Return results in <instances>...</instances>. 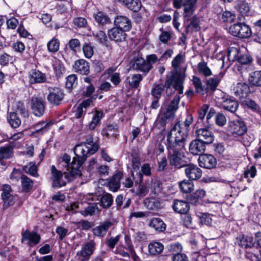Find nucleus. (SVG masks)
I'll list each match as a JSON object with an SVG mask.
<instances>
[{
	"label": "nucleus",
	"instance_id": "f257e3e1",
	"mask_svg": "<svg viewBox=\"0 0 261 261\" xmlns=\"http://www.w3.org/2000/svg\"><path fill=\"white\" fill-rule=\"evenodd\" d=\"M99 145L93 142L92 137H89L84 143L76 145L74 148L75 156L73 158L71 174L77 175L81 174L80 168L87 160L89 155L95 153L98 150Z\"/></svg>",
	"mask_w": 261,
	"mask_h": 261
},
{
	"label": "nucleus",
	"instance_id": "f03ea898",
	"mask_svg": "<svg viewBox=\"0 0 261 261\" xmlns=\"http://www.w3.org/2000/svg\"><path fill=\"white\" fill-rule=\"evenodd\" d=\"M167 141L168 159L171 166L179 169L187 165L188 159L183 152L185 142L168 137Z\"/></svg>",
	"mask_w": 261,
	"mask_h": 261
},
{
	"label": "nucleus",
	"instance_id": "7ed1b4c3",
	"mask_svg": "<svg viewBox=\"0 0 261 261\" xmlns=\"http://www.w3.org/2000/svg\"><path fill=\"white\" fill-rule=\"evenodd\" d=\"M180 98L179 95H176L166 109H162L155 122L156 127L164 130L166 124L174 118L175 112L178 108Z\"/></svg>",
	"mask_w": 261,
	"mask_h": 261
},
{
	"label": "nucleus",
	"instance_id": "20e7f679",
	"mask_svg": "<svg viewBox=\"0 0 261 261\" xmlns=\"http://www.w3.org/2000/svg\"><path fill=\"white\" fill-rule=\"evenodd\" d=\"M193 121L191 115H188L185 121H178L171 128L167 137L185 142L190 125Z\"/></svg>",
	"mask_w": 261,
	"mask_h": 261
},
{
	"label": "nucleus",
	"instance_id": "39448f33",
	"mask_svg": "<svg viewBox=\"0 0 261 261\" xmlns=\"http://www.w3.org/2000/svg\"><path fill=\"white\" fill-rule=\"evenodd\" d=\"M96 243L93 239L89 240L82 245L81 250L77 251L76 256L79 261H89L90 256L96 250Z\"/></svg>",
	"mask_w": 261,
	"mask_h": 261
},
{
	"label": "nucleus",
	"instance_id": "423d86ee",
	"mask_svg": "<svg viewBox=\"0 0 261 261\" xmlns=\"http://www.w3.org/2000/svg\"><path fill=\"white\" fill-rule=\"evenodd\" d=\"M229 32L234 36L241 38H248L251 36L250 28L244 23L234 24L229 28Z\"/></svg>",
	"mask_w": 261,
	"mask_h": 261
},
{
	"label": "nucleus",
	"instance_id": "0eeeda50",
	"mask_svg": "<svg viewBox=\"0 0 261 261\" xmlns=\"http://www.w3.org/2000/svg\"><path fill=\"white\" fill-rule=\"evenodd\" d=\"M132 68L136 70L147 73L152 69V66L146 63L141 55L137 52L134 54V57L130 63Z\"/></svg>",
	"mask_w": 261,
	"mask_h": 261
},
{
	"label": "nucleus",
	"instance_id": "6e6552de",
	"mask_svg": "<svg viewBox=\"0 0 261 261\" xmlns=\"http://www.w3.org/2000/svg\"><path fill=\"white\" fill-rule=\"evenodd\" d=\"M219 103L223 109L231 113H234L239 107V104L234 98L226 94H224L219 99Z\"/></svg>",
	"mask_w": 261,
	"mask_h": 261
},
{
	"label": "nucleus",
	"instance_id": "1a4fd4ad",
	"mask_svg": "<svg viewBox=\"0 0 261 261\" xmlns=\"http://www.w3.org/2000/svg\"><path fill=\"white\" fill-rule=\"evenodd\" d=\"M2 200L3 202V208L7 209L13 205L15 202L14 196L11 194L12 189L11 186L5 184L2 187Z\"/></svg>",
	"mask_w": 261,
	"mask_h": 261
},
{
	"label": "nucleus",
	"instance_id": "9d476101",
	"mask_svg": "<svg viewBox=\"0 0 261 261\" xmlns=\"http://www.w3.org/2000/svg\"><path fill=\"white\" fill-rule=\"evenodd\" d=\"M30 103L33 113L35 116L41 117L44 114L45 105L44 101L41 97L36 96H32Z\"/></svg>",
	"mask_w": 261,
	"mask_h": 261
},
{
	"label": "nucleus",
	"instance_id": "9b49d317",
	"mask_svg": "<svg viewBox=\"0 0 261 261\" xmlns=\"http://www.w3.org/2000/svg\"><path fill=\"white\" fill-rule=\"evenodd\" d=\"M229 129L234 137H237L245 134L247 127L243 121L234 120L229 122Z\"/></svg>",
	"mask_w": 261,
	"mask_h": 261
},
{
	"label": "nucleus",
	"instance_id": "f8f14e48",
	"mask_svg": "<svg viewBox=\"0 0 261 261\" xmlns=\"http://www.w3.org/2000/svg\"><path fill=\"white\" fill-rule=\"evenodd\" d=\"M196 138L205 144H210L214 140L213 133L206 128H201L196 130Z\"/></svg>",
	"mask_w": 261,
	"mask_h": 261
},
{
	"label": "nucleus",
	"instance_id": "ddd939ff",
	"mask_svg": "<svg viewBox=\"0 0 261 261\" xmlns=\"http://www.w3.org/2000/svg\"><path fill=\"white\" fill-rule=\"evenodd\" d=\"M52 187L54 188H61L66 185V181L63 179V173L57 170L54 165L51 166V176Z\"/></svg>",
	"mask_w": 261,
	"mask_h": 261
},
{
	"label": "nucleus",
	"instance_id": "4468645a",
	"mask_svg": "<svg viewBox=\"0 0 261 261\" xmlns=\"http://www.w3.org/2000/svg\"><path fill=\"white\" fill-rule=\"evenodd\" d=\"M64 97L63 92L59 88L50 89L47 96L48 101L53 105H59Z\"/></svg>",
	"mask_w": 261,
	"mask_h": 261
},
{
	"label": "nucleus",
	"instance_id": "2eb2a0df",
	"mask_svg": "<svg viewBox=\"0 0 261 261\" xmlns=\"http://www.w3.org/2000/svg\"><path fill=\"white\" fill-rule=\"evenodd\" d=\"M198 161L200 167L206 169L213 168L217 164L216 159L211 154H204L200 155Z\"/></svg>",
	"mask_w": 261,
	"mask_h": 261
},
{
	"label": "nucleus",
	"instance_id": "dca6fc26",
	"mask_svg": "<svg viewBox=\"0 0 261 261\" xmlns=\"http://www.w3.org/2000/svg\"><path fill=\"white\" fill-rule=\"evenodd\" d=\"M185 172L187 177L191 180H196L200 178L202 174V170L196 165L188 164L184 166Z\"/></svg>",
	"mask_w": 261,
	"mask_h": 261
},
{
	"label": "nucleus",
	"instance_id": "f3484780",
	"mask_svg": "<svg viewBox=\"0 0 261 261\" xmlns=\"http://www.w3.org/2000/svg\"><path fill=\"white\" fill-rule=\"evenodd\" d=\"M184 23H187L186 26V33L198 32L200 30V19L196 15L190 17L189 20L184 19Z\"/></svg>",
	"mask_w": 261,
	"mask_h": 261
},
{
	"label": "nucleus",
	"instance_id": "a211bd4d",
	"mask_svg": "<svg viewBox=\"0 0 261 261\" xmlns=\"http://www.w3.org/2000/svg\"><path fill=\"white\" fill-rule=\"evenodd\" d=\"M248 84L244 82H239L233 85L232 91L236 96L239 98L246 97L249 92Z\"/></svg>",
	"mask_w": 261,
	"mask_h": 261
},
{
	"label": "nucleus",
	"instance_id": "6ab92c4d",
	"mask_svg": "<svg viewBox=\"0 0 261 261\" xmlns=\"http://www.w3.org/2000/svg\"><path fill=\"white\" fill-rule=\"evenodd\" d=\"M40 240V236L35 232L26 230L22 234L21 242L26 243L30 246L37 244Z\"/></svg>",
	"mask_w": 261,
	"mask_h": 261
},
{
	"label": "nucleus",
	"instance_id": "aec40b11",
	"mask_svg": "<svg viewBox=\"0 0 261 261\" xmlns=\"http://www.w3.org/2000/svg\"><path fill=\"white\" fill-rule=\"evenodd\" d=\"M123 176V173L121 171L116 172L109 179L108 187L110 191L117 192L120 187V180Z\"/></svg>",
	"mask_w": 261,
	"mask_h": 261
},
{
	"label": "nucleus",
	"instance_id": "412c9836",
	"mask_svg": "<svg viewBox=\"0 0 261 261\" xmlns=\"http://www.w3.org/2000/svg\"><path fill=\"white\" fill-rule=\"evenodd\" d=\"M198 0H185L183 16L184 19L189 20L197 8Z\"/></svg>",
	"mask_w": 261,
	"mask_h": 261
},
{
	"label": "nucleus",
	"instance_id": "4be33fe9",
	"mask_svg": "<svg viewBox=\"0 0 261 261\" xmlns=\"http://www.w3.org/2000/svg\"><path fill=\"white\" fill-rule=\"evenodd\" d=\"M110 38L115 42H122L126 37L125 31L116 27L108 32Z\"/></svg>",
	"mask_w": 261,
	"mask_h": 261
},
{
	"label": "nucleus",
	"instance_id": "5701e85b",
	"mask_svg": "<svg viewBox=\"0 0 261 261\" xmlns=\"http://www.w3.org/2000/svg\"><path fill=\"white\" fill-rule=\"evenodd\" d=\"M204 143L196 139L192 141L189 145V150L194 155H202L205 149Z\"/></svg>",
	"mask_w": 261,
	"mask_h": 261
},
{
	"label": "nucleus",
	"instance_id": "b1692460",
	"mask_svg": "<svg viewBox=\"0 0 261 261\" xmlns=\"http://www.w3.org/2000/svg\"><path fill=\"white\" fill-rule=\"evenodd\" d=\"M115 25L125 32L128 31L132 28V23L130 19L126 16H117L114 20Z\"/></svg>",
	"mask_w": 261,
	"mask_h": 261
},
{
	"label": "nucleus",
	"instance_id": "393cba45",
	"mask_svg": "<svg viewBox=\"0 0 261 261\" xmlns=\"http://www.w3.org/2000/svg\"><path fill=\"white\" fill-rule=\"evenodd\" d=\"M73 67L76 72L81 74L87 75L90 72L88 63L83 59H80L75 61Z\"/></svg>",
	"mask_w": 261,
	"mask_h": 261
},
{
	"label": "nucleus",
	"instance_id": "a878e982",
	"mask_svg": "<svg viewBox=\"0 0 261 261\" xmlns=\"http://www.w3.org/2000/svg\"><path fill=\"white\" fill-rule=\"evenodd\" d=\"M112 223L108 221L101 223L99 226L93 228V233L95 236L103 237L106 234L109 228L112 226Z\"/></svg>",
	"mask_w": 261,
	"mask_h": 261
},
{
	"label": "nucleus",
	"instance_id": "bb28decb",
	"mask_svg": "<svg viewBox=\"0 0 261 261\" xmlns=\"http://www.w3.org/2000/svg\"><path fill=\"white\" fill-rule=\"evenodd\" d=\"M173 210L179 214H186L189 210V204L185 201L175 200L172 204Z\"/></svg>",
	"mask_w": 261,
	"mask_h": 261
},
{
	"label": "nucleus",
	"instance_id": "cd10ccee",
	"mask_svg": "<svg viewBox=\"0 0 261 261\" xmlns=\"http://www.w3.org/2000/svg\"><path fill=\"white\" fill-rule=\"evenodd\" d=\"M205 191L203 189H198L191 194L188 198L189 202L192 204L196 205L200 203L201 200L204 197Z\"/></svg>",
	"mask_w": 261,
	"mask_h": 261
},
{
	"label": "nucleus",
	"instance_id": "c85d7f7f",
	"mask_svg": "<svg viewBox=\"0 0 261 261\" xmlns=\"http://www.w3.org/2000/svg\"><path fill=\"white\" fill-rule=\"evenodd\" d=\"M70 161V156L68 154H65L63 156L62 162L65 164V166L67 168L68 170V171L64 172V175H65V177L69 180H70V177H76L77 176H80L81 175V173L77 175H73L71 174L72 171L73 170V168L72 166L73 161L71 164H69Z\"/></svg>",
	"mask_w": 261,
	"mask_h": 261
},
{
	"label": "nucleus",
	"instance_id": "c756f323",
	"mask_svg": "<svg viewBox=\"0 0 261 261\" xmlns=\"http://www.w3.org/2000/svg\"><path fill=\"white\" fill-rule=\"evenodd\" d=\"M237 243L245 248H251L254 246L253 238L250 236H240L237 239Z\"/></svg>",
	"mask_w": 261,
	"mask_h": 261
},
{
	"label": "nucleus",
	"instance_id": "7c9ffc66",
	"mask_svg": "<svg viewBox=\"0 0 261 261\" xmlns=\"http://www.w3.org/2000/svg\"><path fill=\"white\" fill-rule=\"evenodd\" d=\"M29 78L31 84L43 83L46 80L45 75L39 71H33L29 75Z\"/></svg>",
	"mask_w": 261,
	"mask_h": 261
},
{
	"label": "nucleus",
	"instance_id": "2f4dec72",
	"mask_svg": "<svg viewBox=\"0 0 261 261\" xmlns=\"http://www.w3.org/2000/svg\"><path fill=\"white\" fill-rule=\"evenodd\" d=\"M148 248L151 255H156L163 252L164 245L160 242H153L148 244Z\"/></svg>",
	"mask_w": 261,
	"mask_h": 261
},
{
	"label": "nucleus",
	"instance_id": "473e14b6",
	"mask_svg": "<svg viewBox=\"0 0 261 261\" xmlns=\"http://www.w3.org/2000/svg\"><path fill=\"white\" fill-rule=\"evenodd\" d=\"M249 83L255 87H261V70L252 72L248 77Z\"/></svg>",
	"mask_w": 261,
	"mask_h": 261
},
{
	"label": "nucleus",
	"instance_id": "72a5a7b5",
	"mask_svg": "<svg viewBox=\"0 0 261 261\" xmlns=\"http://www.w3.org/2000/svg\"><path fill=\"white\" fill-rule=\"evenodd\" d=\"M7 121L11 126L13 128L18 127L21 123V119L15 112H10L8 113Z\"/></svg>",
	"mask_w": 261,
	"mask_h": 261
},
{
	"label": "nucleus",
	"instance_id": "f704fd0d",
	"mask_svg": "<svg viewBox=\"0 0 261 261\" xmlns=\"http://www.w3.org/2000/svg\"><path fill=\"white\" fill-rule=\"evenodd\" d=\"M103 113L101 111H95L91 121L89 123L88 127L91 130H93L99 124L101 118L103 117Z\"/></svg>",
	"mask_w": 261,
	"mask_h": 261
},
{
	"label": "nucleus",
	"instance_id": "c9c22d12",
	"mask_svg": "<svg viewBox=\"0 0 261 261\" xmlns=\"http://www.w3.org/2000/svg\"><path fill=\"white\" fill-rule=\"evenodd\" d=\"M145 206L148 210H155L161 207V203L154 198H147L144 200Z\"/></svg>",
	"mask_w": 261,
	"mask_h": 261
},
{
	"label": "nucleus",
	"instance_id": "e433bc0d",
	"mask_svg": "<svg viewBox=\"0 0 261 261\" xmlns=\"http://www.w3.org/2000/svg\"><path fill=\"white\" fill-rule=\"evenodd\" d=\"M122 1L128 9L134 12H138L142 7L141 3L139 0H122Z\"/></svg>",
	"mask_w": 261,
	"mask_h": 261
},
{
	"label": "nucleus",
	"instance_id": "4c0bfd02",
	"mask_svg": "<svg viewBox=\"0 0 261 261\" xmlns=\"http://www.w3.org/2000/svg\"><path fill=\"white\" fill-rule=\"evenodd\" d=\"M148 187L150 189L151 193L158 195L161 192L162 184L156 179H152L150 182L148 183Z\"/></svg>",
	"mask_w": 261,
	"mask_h": 261
},
{
	"label": "nucleus",
	"instance_id": "58836bf2",
	"mask_svg": "<svg viewBox=\"0 0 261 261\" xmlns=\"http://www.w3.org/2000/svg\"><path fill=\"white\" fill-rule=\"evenodd\" d=\"M99 211L100 210L97 204H93L89 205L85 210L80 211V213L85 217L92 216L96 215Z\"/></svg>",
	"mask_w": 261,
	"mask_h": 261
},
{
	"label": "nucleus",
	"instance_id": "ea45409f",
	"mask_svg": "<svg viewBox=\"0 0 261 261\" xmlns=\"http://www.w3.org/2000/svg\"><path fill=\"white\" fill-rule=\"evenodd\" d=\"M13 147L11 145L0 148V160L9 159L13 157Z\"/></svg>",
	"mask_w": 261,
	"mask_h": 261
},
{
	"label": "nucleus",
	"instance_id": "a19ab883",
	"mask_svg": "<svg viewBox=\"0 0 261 261\" xmlns=\"http://www.w3.org/2000/svg\"><path fill=\"white\" fill-rule=\"evenodd\" d=\"M175 80L174 81L173 88L174 90L178 91V94H182L183 93L184 86L183 82L184 78L181 74H177L174 76Z\"/></svg>",
	"mask_w": 261,
	"mask_h": 261
},
{
	"label": "nucleus",
	"instance_id": "79ce46f5",
	"mask_svg": "<svg viewBox=\"0 0 261 261\" xmlns=\"http://www.w3.org/2000/svg\"><path fill=\"white\" fill-rule=\"evenodd\" d=\"M149 225L159 231H163L165 229V224L164 222L159 218L152 219Z\"/></svg>",
	"mask_w": 261,
	"mask_h": 261
},
{
	"label": "nucleus",
	"instance_id": "37998d69",
	"mask_svg": "<svg viewBox=\"0 0 261 261\" xmlns=\"http://www.w3.org/2000/svg\"><path fill=\"white\" fill-rule=\"evenodd\" d=\"M192 82L195 91L197 93L204 95L207 92V89L202 86L201 80L199 77L195 76H193Z\"/></svg>",
	"mask_w": 261,
	"mask_h": 261
},
{
	"label": "nucleus",
	"instance_id": "c03bdc74",
	"mask_svg": "<svg viewBox=\"0 0 261 261\" xmlns=\"http://www.w3.org/2000/svg\"><path fill=\"white\" fill-rule=\"evenodd\" d=\"M179 187L181 191L184 193L191 192L194 190L193 182L189 180H184L179 182Z\"/></svg>",
	"mask_w": 261,
	"mask_h": 261
},
{
	"label": "nucleus",
	"instance_id": "a18cd8bd",
	"mask_svg": "<svg viewBox=\"0 0 261 261\" xmlns=\"http://www.w3.org/2000/svg\"><path fill=\"white\" fill-rule=\"evenodd\" d=\"M235 9L242 14H246L249 11L248 4L245 0H238L234 6Z\"/></svg>",
	"mask_w": 261,
	"mask_h": 261
},
{
	"label": "nucleus",
	"instance_id": "49530a36",
	"mask_svg": "<svg viewBox=\"0 0 261 261\" xmlns=\"http://www.w3.org/2000/svg\"><path fill=\"white\" fill-rule=\"evenodd\" d=\"M113 203V198L110 193H106L100 198L101 205L104 208H109Z\"/></svg>",
	"mask_w": 261,
	"mask_h": 261
},
{
	"label": "nucleus",
	"instance_id": "de8ad7c7",
	"mask_svg": "<svg viewBox=\"0 0 261 261\" xmlns=\"http://www.w3.org/2000/svg\"><path fill=\"white\" fill-rule=\"evenodd\" d=\"M94 16L96 21L101 25L109 24L111 22L110 18L102 12H97Z\"/></svg>",
	"mask_w": 261,
	"mask_h": 261
},
{
	"label": "nucleus",
	"instance_id": "09e8293b",
	"mask_svg": "<svg viewBox=\"0 0 261 261\" xmlns=\"http://www.w3.org/2000/svg\"><path fill=\"white\" fill-rule=\"evenodd\" d=\"M22 169L24 172L31 175L35 177L38 175L37 166L34 163H29L28 164L24 166Z\"/></svg>",
	"mask_w": 261,
	"mask_h": 261
},
{
	"label": "nucleus",
	"instance_id": "8fccbe9b",
	"mask_svg": "<svg viewBox=\"0 0 261 261\" xmlns=\"http://www.w3.org/2000/svg\"><path fill=\"white\" fill-rule=\"evenodd\" d=\"M219 18L224 22L232 23L236 19V15L230 11H226L220 15Z\"/></svg>",
	"mask_w": 261,
	"mask_h": 261
},
{
	"label": "nucleus",
	"instance_id": "3c124183",
	"mask_svg": "<svg viewBox=\"0 0 261 261\" xmlns=\"http://www.w3.org/2000/svg\"><path fill=\"white\" fill-rule=\"evenodd\" d=\"M185 62L184 56L181 54H178L172 60V66L174 70L177 72L180 69L179 66Z\"/></svg>",
	"mask_w": 261,
	"mask_h": 261
},
{
	"label": "nucleus",
	"instance_id": "603ef678",
	"mask_svg": "<svg viewBox=\"0 0 261 261\" xmlns=\"http://www.w3.org/2000/svg\"><path fill=\"white\" fill-rule=\"evenodd\" d=\"M22 189L23 191L29 192L32 188L33 181L25 175H22L21 177Z\"/></svg>",
	"mask_w": 261,
	"mask_h": 261
},
{
	"label": "nucleus",
	"instance_id": "864d4df0",
	"mask_svg": "<svg viewBox=\"0 0 261 261\" xmlns=\"http://www.w3.org/2000/svg\"><path fill=\"white\" fill-rule=\"evenodd\" d=\"M16 112L19 113L22 117L28 118L29 116V112L23 103L18 101L16 103Z\"/></svg>",
	"mask_w": 261,
	"mask_h": 261
},
{
	"label": "nucleus",
	"instance_id": "5fc2aeb1",
	"mask_svg": "<svg viewBox=\"0 0 261 261\" xmlns=\"http://www.w3.org/2000/svg\"><path fill=\"white\" fill-rule=\"evenodd\" d=\"M163 90V84H156L152 88L151 90V94L154 98H160Z\"/></svg>",
	"mask_w": 261,
	"mask_h": 261
},
{
	"label": "nucleus",
	"instance_id": "6e6d98bb",
	"mask_svg": "<svg viewBox=\"0 0 261 261\" xmlns=\"http://www.w3.org/2000/svg\"><path fill=\"white\" fill-rule=\"evenodd\" d=\"M118 126L116 124H109L106 128L104 135L107 137H116L117 135Z\"/></svg>",
	"mask_w": 261,
	"mask_h": 261
},
{
	"label": "nucleus",
	"instance_id": "4d7b16f0",
	"mask_svg": "<svg viewBox=\"0 0 261 261\" xmlns=\"http://www.w3.org/2000/svg\"><path fill=\"white\" fill-rule=\"evenodd\" d=\"M60 42L58 39L53 38L47 43V48L50 52H56L59 49Z\"/></svg>",
	"mask_w": 261,
	"mask_h": 261
},
{
	"label": "nucleus",
	"instance_id": "13d9d810",
	"mask_svg": "<svg viewBox=\"0 0 261 261\" xmlns=\"http://www.w3.org/2000/svg\"><path fill=\"white\" fill-rule=\"evenodd\" d=\"M142 80V75L140 74H136L132 75L128 83L132 87L137 88L139 86L140 83Z\"/></svg>",
	"mask_w": 261,
	"mask_h": 261
},
{
	"label": "nucleus",
	"instance_id": "bf43d9fd",
	"mask_svg": "<svg viewBox=\"0 0 261 261\" xmlns=\"http://www.w3.org/2000/svg\"><path fill=\"white\" fill-rule=\"evenodd\" d=\"M197 67L199 71L206 76H209L212 74L211 70L207 67L206 63L204 62L199 63Z\"/></svg>",
	"mask_w": 261,
	"mask_h": 261
},
{
	"label": "nucleus",
	"instance_id": "052dcab7",
	"mask_svg": "<svg viewBox=\"0 0 261 261\" xmlns=\"http://www.w3.org/2000/svg\"><path fill=\"white\" fill-rule=\"evenodd\" d=\"M219 81L220 79L216 76L208 79L206 82L207 87L206 88L207 90L208 89H210L212 91L215 90L218 86Z\"/></svg>",
	"mask_w": 261,
	"mask_h": 261
},
{
	"label": "nucleus",
	"instance_id": "680f3d73",
	"mask_svg": "<svg viewBox=\"0 0 261 261\" xmlns=\"http://www.w3.org/2000/svg\"><path fill=\"white\" fill-rule=\"evenodd\" d=\"M83 50L86 58L90 59L92 57L93 55V49L90 44L85 43L83 46Z\"/></svg>",
	"mask_w": 261,
	"mask_h": 261
},
{
	"label": "nucleus",
	"instance_id": "e2e57ef3",
	"mask_svg": "<svg viewBox=\"0 0 261 261\" xmlns=\"http://www.w3.org/2000/svg\"><path fill=\"white\" fill-rule=\"evenodd\" d=\"M256 174V169L254 166H248L246 170L244 171V177L248 178L250 176L251 177L253 178L255 176Z\"/></svg>",
	"mask_w": 261,
	"mask_h": 261
},
{
	"label": "nucleus",
	"instance_id": "0e129e2a",
	"mask_svg": "<svg viewBox=\"0 0 261 261\" xmlns=\"http://www.w3.org/2000/svg\"><path fill=\"white\" fill-rule=\"evenodd\" d=\"M49 124H46L45 122H38L34 125V128L37 133L44 132L48 130Z\"/></svg>",
	"mask_w": 261,
	"mask_h": 261
},
{
	"label": "nucleus",
	"instance_id": "69168bd1",
	"mask_svg": "<svg viewBox=\"0 0 261 261\" xmlns=\"http://www.w3.org/2000/svg\"><path fill=\"white\" fill-rule=\"evenodd\" d=\"M201 223L205 225H210L212 222V216L209 214L203 213L198 216Z\"/></svg>",
	"mask_w": 261,
	"mask_h": 261
},
{
	"label": "nucleus",
	"instance_id": "338daca9",
	"mask_svg": "<svg viewBox=\"0 0 261 261\" xmlns=\"http://www.w3.org/2000/svg\"><path fill=\"white\" fill-rule=\"evenodd\" d=\"M238 62L241 64H247L251 62V58L247 55H240L234 57Z\"/></svg>",
	"mask_w": 261,
	"mask_h": 261
},
{
	"label": "nucleus",
	"instance_id": "774afa93",
	"mask_svg": "<svg viewBox=\"0 0 261 261\" xmlns=\"http://www.w3.org/2000/svg\"><path fill=\"white\" fill-rule=\"evenodd\" d=\"M171 39V34L170 32L167 31H162L159 36V40L164 44H167Z\"/></svg>",
	"mask_w": 261,
	"mask_h": 261
}]
</instances>
